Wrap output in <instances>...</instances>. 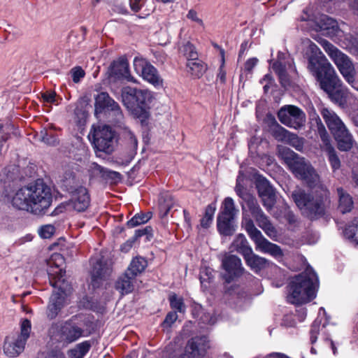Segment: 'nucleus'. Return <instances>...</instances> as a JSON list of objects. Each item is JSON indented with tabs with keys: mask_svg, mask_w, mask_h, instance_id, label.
Returning <instances> with one entry per match:
<instances>
[{
	"mask_svg": "<svg viewBox=\"0 0 358 358\" xmlns=\"http://www.w3.org/2000/svg\"><path fill=\"white\" fill-rule=\"evenodd\" d=\"M152 227H148V226L143 229H137L135 231V234L134 236V241L138 239V238H140L144 235H146L148 239H149L148 237L152 236Z\"/></svg>",
	"mask_w": 358,
	"mask_h": 358,
	"instance_id": "de8ad7c7",
	"label": "nucleus"
},
{
	"mask_svg": "<svg viewBox=\"0 0 358 358\" xmlns=\"http://www.w3.org/2000/svg\"><path fill=\"white\" fill-rule=\"evenodd\" d=\"M207 347V338L204 336H195L188 341L184 352L174 353L169 358H201L205 353Z\"/></svg>",
	"mask_w": 358,
	"mask_h": 358,
	"instance_id": "f3484780",
	"label": "nucleus"
},
{
	"mask_svg": "<svg viewBox=\"0 0 358 358\" xmlns=\"http://www.w3.org/2000/svg\"><path fill=\"white\" fill-rule=\"evenodd\" d=\"M186 67L187 72L190 73L192 77L197 78H200L206 70L205 64L198 58L187 61Z\"/></svg>",
	"mask_w": 358,
	"mask_h": 358,
	"instance_id": "c85d7f7f",
	"label": "nucleus"
},
{
	"mask_svg": "<svg viewBox=\"0 0 358 358\" xmlns=\"http://www.w3.org/2000/svg\"><path fill=\"white\" fill-rule=\"evenodd\" d=\"M291 132H289L288 130L282 127V126L279 125L278 124L275 128V130L273 131V135L275 137V138L278 140H286L287 137L289 136Z\"/></svg>",
	"mask_w": 358,
	"mask_h": 358,
	"instance_id": "c03bdc74",
	"label": "nucleus"
},
{
	"mask_svg": "<svg viewBox=\"0 0 358 358\" xmlns=\"http://www.w3.org/2000/svg\"><path fill=\"white\" fill-rule=\"evenodd\" d=\"M148 265L147 261L143 257H136L132 259L129 266L126 271L127 273L136 278L141 273Z\"/></svg>",
	"mask_w": 358,
	"mask_h": 358,
	"instance_id": "c756f323",
	"label": "nucleus"
},
{
	"mask_svg": "<svg viewBox=\"0 0 358 358\" xmlns=\"http://www.w3.org/2000/svg\"><path fill=\"white\" fill-rule=\"evenodd\" d=\"M268 356L270 357H275V358H289L285 355L281 354V353H278V352L270 354Z\"/></svg>",
	"mask_w": 358,
	"mask_h": 358,
	"instance_id": "338daca9",
	"label": "nucleus"
},
{
	"mask_svg": "<svg viewBox=\"0 0 358 358\" xmlns=\"http://www.w3.org/2000/svg\"><path fill=\"white\" fill-rule=\"evenodd\" d=\"M91 348V343L89 341H83L76 345L75 348L78 350L83 355H85Z\"/></svg>",
	"mask_w": 358,
	"mask_h": 358,
	"instance_id": "09e8293b",
	"label": "nucleus"
},
{
	"mask_svg": "<svg viewBox=\"0 0 358 358\" xmlns=\"http://www.w3.org/2000/svg\"><path fill=\"white\" fill-rule=\"evenodd\" d=\"M69 358H84L85 357L75 348L69 350Z\"/></svg>",
	"mask_w": 358,
	"mask_h": 358,
	"instance_id": "bf43d9fd",
	"label": "nucleus"
},
{
	"mask_svg": "<svg viewBox=\"0 0 358 358\" xmlns=\"http://www.w3.org/2000/svg\"><path fill=\"white\" fill-rule=\"evenodd\" d=\"M48 358H65L64 352L57 348L52 349L48 355Z\"/></svg>",
	"mask_w": 358,
	"mask_h": 358,
	"instance_id": "6e6d98bb",
	"label": "nucleus"
},
{
	"mask_svg": "<svg viewBox=\"0 0 358 358\" xmlns=\"http://www.w3.org/2000/svg\"><path fill=\"white\" fill-rule=\"evenodd\" d=\"M313 113L310 114V119L312 127L317 130L318 135L322 142V150L327 154L328 160L334 171L341 167V161L338 157L335 148L331 143V138L328 134L320 117L316 113L314 108Z\"/></svg>",
	"mask_w": 358,
	"mask_h": 358,
	"instance_id": "9b49d317",
	"label": "nucleus"
},
{
	"mask_svg": "<svg viewBox=\"0 0 358 358\" xmlns=\"http://www.w3.org/2000/svg\"><path fill=\"white\" fill-rule=\"evenodd\" d=\"M84 336V329L71 322H64L59 328L57 336L58 341L63 346L76 342Z\"/></svg>",
	"mask_w": 358,
	"mask_h": 358,
	"instance_id": "6ab92c4d",
	"label": "nucleus"
},
{
	"mask_svg": "<svg viewBox=\"0 0 358 358\" xmlns=\"http://www.w3.org/2000/svg\"><path fill=\"white\" fill-rule=\"evenodd\" d=\"M283 211L284 217L289 224H294L296 222V216L286 205L283 206Z\"/></svg>",
	"mask_w": 358,
	"mask_h": 358,
	"instance_id": "8fccbe9b",
	"label": "nucleus"
},
{
	"mask_svg": "<svg viewBox=\"0 0 358 358\" xmlns=\"http://www.w3.org/2000/svg\"><path fill=\"white\" fill-rule=\"evenodd\" d=\"M256 188L263 206L270 212L276 201L275 191L269 182L264 178H259L256 182Z\"/></svg>",
	"mask_w": 358,
	"mask_h": 358,
	"instance_id": "aec40b11",
	"label": "nucleus"
},
{
	"mask_svg": "<svg viewBox=\"0 0 358 358\" xmlns=\"http://www.w3.org/2000/svg\"><path fill=\"white\" fill-rule=\"evenodd\" d=\"M310 48L311 55L308 57V71L332 101L340 106L345 104L348 97V88L320 48L314 43L310 45Z\"/></svg>",
	"mask_w": 358,
	"mask_h": 358,
	"instance_id": "f03ea898",
	"label": "nucleus"
},
{
	"mask_svg": "<svg viewBox=\"0 0 358 358\" xmlns=\"http://www.w3.org/2000/svg\"><path fill=\"white\" fill-rule=\"evenodd\" d=\"M105 110L113 112L117 121L122 119L120 105L107 92H101L94 96V114L97 116Z\"/></svg>",
	"mask_w": 358,
	"mask_h": 358,
	"instance_id": "dca6fc26",
	"label": "nucleus"
},
{
	"mask_svg": "<svg viewBox=\"0 0 358 358\" xmlns=\"http://www.w3.org/2000/svg\"><path fill=\"white\" fill-rule=\"evenodd\" d=\"M187 17L194 22H196L199 24H202V20L198 17L197 16V13L195 10H190L189 12H188V14H187Z\"/></svg>",
	"mask_w": 358,
	"mask_h": 358,
	"instance_id": "13d9d810",
	"label": "nucleus"
},
{
	"mask_svg": "<svg viewBox=\"0 0 358 358\" xmlns=\"http://www.w3.org/2000/svg\"><path fill=\"white\" fill-rule=\"evenodd\" d=\"M94 167L100 173H103V176H106L114 180H120L121 179V174L117 171L106 169L97 164H94Z\"/></svg>",
	"mask_w": 358,
	"mask_h": 358,
	"instance_id": "37998d69",
	"label": "nucleus"
},
{
	"mask_svg": "<svg viewBox=\"0 0 358 358\" xmlns=\"http://www.w3.org/2000/svg\"><path fill=\"white\" fill-rule=\"evenodd\" d=\"M151 217V212L147 213H137L127 222V225L129 228H134L140 224L146 223Z\"/></svg>",
	"mask_w": 358,
	"mask_h": 358,
	"instance_id": "72a5a7b5",
	"label": "nucleus"
},
{
	"mask_svg": "<svg viewBox=\"0 0 358 358\" xmlns=\"http://www.w3.org/2000/svg\"><path fill=\"white\" fill-rule=\"evenodd\" d=\"M20 329V334L15 341H8L6 340L5 341L3 350L5 354L8 357H17L24 350V345L29 337L31 329V322L27 319L22 320Z\"/></svg>",
	"mask_w": 358,
	"mask_h": 358,
	"instance_id": "4468645a",
	"label": "nucleus"
},
{
	"mask_svg": "<svg viewBox=\"0 0 358 358\" xmlns=\"http://www.w3.org/2000/svg\"><path fill=\"white\" fill-rule=\"evenodd\" d=\"M258 59L256 57H252L246 61L245 63V70L248 72H251L253 68L257 65Z\"/></svg>",
	"mask_w": 358,
	"mask_h": 358,
	"instance_id": "864d4df0",
	"label": "nucleus"
},
{
	"mask_svg": "<svg viewBox=\"0 0 358 358\" xmlns=\"http://www.w3.org/2000/svg\"><path fill=\"white\" fill-rule=\"evenodd\" d=\"M170 306L176 312L185 313V305L182 298H178L176 294L169 296Z\"/></svg>",
	"mask_w": 358,
	"mask_h": 358,
	"instance_id": "ea45409f",
	"label": "nucleus"
},
{
	"mask_svg": "<svg viewBox=\"0 0 358 358\" xmlns=\"http://www.w3.org/2000/svg\"><path fill=\"white\" fill-rule=\"evenodd\" d=\"M328 194V190L321 186L320 194L315 198L302 189L294 190L292 196L303 213L309 219L314 220L324 214V200L327 199Z\"/></svg>",
	"mask_w": 358,
	"mask_h": 358,
	"instance_id": "0eeeda50",
	"label": "nucleus"
},
{
	"mask_svg": "<svg viewBox=\"0 0 358 358\" xmlns=\"http://www.w3.org/2000/svg\"><path fill=\"white\" fill-rule=\"evenodd\" d=\"M278 118L284 125L299 129L305 125L306 116L299 107L294 105H285L278 112Z\"/></svg>",
	"mask_w": 358,
	"mask_h": 358,
	"instance_id": "f8f14e48",
	"label": "nucleus"
},
{
	"mask_svg": "<svg viewBox=\"0 0 358 358\" xmlns=\"http://www.w3.org/2000/svg\"><path fill=\"white\" fill-rule=\"evenodd\" d=\"M321 323L322 320L319 318H316L311 325L310 330L311 344H314L317 341V335L320 331Z\"/></svg>",
	"mask_w": 358,
	"mask_h": 358,
	"instance_id": "79ce46f5",
	"label": "nucleus"
},
{
	"mask_svg": "<svg viewBox=\"0 0 358 358\" xmlns=\"http://www.w3.org/2000/svg\"><path fill=\"white\" fill-rule=\"evenodd\" d=\"M173 206V199L168 193L162 195L159 199V209L163 215H166Z\"/></svg>",
	"mask_w": 358,
	"mask_h": 358,
	"instance_id": "4c0bfd02",
	"label": "nucleus"
},
{
	"mask_svg": "<svg viewBox=\"0 0 358 358\" xmlns=\"http://www.w3.org/2000/svg\"><path fill=\"white\" fill-rule=\"evenodd\" d=\"M343 234L352 243L358 245V220L345 227Z\"/></svg>",
	"mask_w": 358,
	"mask_h": 358,
	"instance_id": "f704fd0d",
	"label": "nucleus"
},
{
	"mask_svg": "<svg viewBox=\"0 0 358 358\" xmlns=\"http://www.w3.org/2000/svg\"><path fill=\"white\" fill-rule=\"evenodd\" d=\"M234 220L233 217L218 215L217 227L219 232L224 236H231L236 230Z\"/></svg>",
	"mask_w": 358,
	"mask_h": 358,
	"instance_id": "bb28decb",
	"label": "nucleus"
},
{
	"mask_svg": "<svg viewBox=\"0 0 358 358\" xmlns=\"http://www.w3.org/2000/svg\"><path fill=\"white\" fill-rule=\"evenodd\" d=\"M108 73L110 78L118 80L124 78L129 82L136 83L135 78L130 74L129 63L125 57L113 61L110 65Z\"/></svg>",
	"mask_w": 358,
	"mask_h": 358,
	"instance_id": "4be33fe9",
	"label": "nucleus"
},
{
	"mask_svg": "<svg viewBox=\"0 0 358 358\" xmlns=\"http://www.w3.org/2000/svg\"><path fill=\"white\" fill-rule=\"evenodd\" d=\"M134 68L135 71L148 83L155 87H162L163 79L159 76L157 69L145 59L136 57L134 59Z\"/></svg>",
	"mask_w": 358,
	"mask_h": 358,
	"instance_id": "2eb2a0df",
	"label": "nucleus"
},
{
	"mask_svg": "<svg viewBox=\"0 0 358 358\" xmlns=\"http://www.w3.org/2000/svg\"><path fill=\"white\" fill-rule=\"evenodd\" d=\"M323 46L345 80L358 91V83L355 79L356 71L350 58L326 40L323 41Z\"/></svg>",
	"mask_w": 358,
	"mask_h": 358,
	"instance_id": "9d476101",
	"label": "nucleus"
},
{
	"mask_svg": "<svg viewBox=\"0 0 358 358\" xmlns=\"http://www.w3.org/2000/svg\"><path fill=\"white\" fill-rule=\"evenodd\" d=\"M128 136H129V141L131 144V146L133 147L134 149L136 150L137 145H138V141H137L136 138L130 131L128 133Z\"/></svg>",
	"mask_w": 358,
	"mask_h": 358,
	"instance_id": "680f3d73",
	"label": "nucleus"
},
{
	"mask_svg": "<svg viewBox=\"0 0 358 358\" xmlns=\"http://www.w3.org/2000/svg\"><path fill=\"white\" fill-rule=\"evenodd\" d=\"M39 235L43 238H50L55 232V228L53 225L47 224L39 229Z\"/></svg>",
	"mask_w": 358,
	"mask_h": 358,
	"instance_id": "a18cd8bd",
	"label": "nucleus"
},
{
	"mask_svg": "<svg viewBox=\"0 0 358 358\" xmlns=\"http://www.w3.org/2000/svg\"><path fill=\"white\" fill-rule=\"evenodd\" d=\"M280 153L296 177L305 181L310 187H314L318 184L320 181L318 174L303 157H301L298 154L287 148L282 149Z\"/></svg>",
	"mask_w": 358,
	"mask_h": 358,
	"instance_id": "39448f33",
	"label": "nucleus"
},
{
	"mask_svg": "<svg viewBox=\"0 0 358 358\" xmlns=\"http://www.w3.org/2000/svg\"><path fill=\"white\" fill-rule=\"evenodd\" d=\"M235 191L237 195L240 196L243 199V201L245 199L246 196L251 195V194L245 191L243 184H236L235 187Z\"/></svg>",
	"mask_w": 358,
	"mask_h": 358,
	"instance_id": "3c124183",
	"label": "nucleus"
},
{
	"mask_svg": "<svg viewBox=\"0 0 358 358\" xmlns=\"http://www.w3.org/2000/svg\"><path fill=\"white\" fill-rule=\"evenodd\" d=\"M67 190L71 194L70 204L76 210L83 212L87 209L90 204V196L87 189L80 186L70 187Z\"/></svg>",
	"mask_w": 358,
	"mask_h": 358,
	"instance_id": "412c9836",
	"label": "nucleus"
},
{
	"mask_svg": "<svg viewBox=\"0 0 358 358\" xmlns=\"http://www.w3.org/2000/svg\"><path fill=\"white\" fill-rule=\"evenodd\" d=\"M337 192L339 197L338 210L342 213L350 212L353 208L352 198L342 187L338 188Z\"/></svg>",
	"mask_w": 358,
	"mask_h": 358,
	"instance_id": "cd10ccee",
	"label": "nucleus"
},
{
	"mask_svg": "<svg viewBox=\"0 0 358 358\" xmlns=\"http://www.w3.org/2000/svg\"><path fill=\"white\" fill-rule=\"evenodd\" d=\"M112 272V268L107 262L99 259L93 265L92 271V285L98 287L100 280L106 279Z\"/></svg>",
	"mask_w": 358,
	"mask_h": 358,
	"instance_id": "5701e85b",
	"label": "nucleus"
},
{
	"mask_svg": "<svg viewBox=\"0 0 358 358\" xmlns=\"http://www.w3.org/2000/svg\"><path fill=\"white\" fill-rule=\"evenodd\" d=\"M3 198L4 202L10 203L14 208L34 214L48 208L52 199L50 188L42 180L21 187L14 194L6 188Z\"/></svg>",
	"mask_w": 358,
	"mask_h": 358,
	"instance_id": "7ed1b4c3",
	"label": "nucleus"
},
{
	"mask_svg": "<svg viewBox=\"0 0 358 358\" xmlns=\"http://www.w3.org/2000/svg\"><path fill=\"white\" fill-rule=\"evenodd\" d=\"M243 217L241 224L248 233L250 238L256 245V250L263 253L269 254L276 259L283 257L284 253L280 247L268 241L255 227V223L249 215L255 220L257 225L272 240L275 241L278 236L276 228L273 225L269 217L263 212L257 199L253 196H246L243 203H241Z\"/></svg>",
	"mask_w": 358,
	"mask_h": 358,
	"instance_id": "f257e3e1",
	"label": "nucleus"
},
{
	"mask_svg": "<svg viewBox=\"0 0 358 358\" xmlns=\"http://www.w3.org/2000/svg\"><path fill=\"white\" fill-rule=\"evenodd\" d=\"M286 66V62L282 61H275L272 66L273 71L278 75L280 83L283 87H286L289 83Z\"/></svg>",
	"mask_w": 358,
	"mask_h": 358,
	"instance_id": "7c9ffc66",
	"label": "nucleus"
},
{
	"mask_svg": "<svg viewBox=\"0 0 358 358\" xmlns=\"http://www.w3.org/2000/svg\"><path fill=\"white\" fill-rule=\"evenodd\" d=\"M287 142L296 150L301 152L304 147L305 139L295 134L291 133L287 138Z\"/></svg>",
	"mask_w": 358,
	"mask_h": 358,
	"instance_id": "58836bf2",
	"label": "nucleus"
},
{
	"mask_svg": "<svg viewBox=\"0 0 358 358\" xmlns=\"http://www.w3.org/2000/svg\"><path fill=\"white\" fill-rule=\"evenodd\" d=\"M183 213H184L185 221L187 223L188 227H190V222H191V218H190V216H189V213L186 210H183Z\"/></svg>",
	"mask_w": 358,
	"mask_h": 358,
	"instance_id": "0e129e2a",
	"label": "nucleus"
},
{
	"mask_svg": "<svg viewBox=\"0 0 358 358\" xmlns=\"http://www.w3.org/2000/svg\"><path fill=\"white\" fill-rule=\"evenodd\" d=\"M243 258L246 264L255 272L264 268L267 264V260L265 258L255 254L252 250Z\"/></svg>",
	"mask_w": 358,
	"mask_h": 358,
	"instance_id": "a878e982",
	"label": "nucleus"
},
{
	"mask_svg": "<svg viewBox=\"0 0 358 358\" xmlns=\"http://www.w3.org/2000/svg\"><path fill=\"white\" fill-rule=\"evenodd\" d=\"M64 273L65 271H63L62 269L56 271V275L49 273L50 285L53 287L58 289L57 292L52 293L48 306L47 315L50 320L55 318L64 306L67 292L71 289L70 285L63 278Z\"/></svg>",
	"mask_w": 358,
	"mask_h": 358,
	"instance_id": "1a4fd4ad",
	"label": "nucleus"
},
{
	"mask_svg": "<svg viewBox=\"0 0 358 358\" xmlns=\"http://www.w3.org/2000/svg\"><path fill=\"white\" fill-rule=\"evenodd\" d=\"M179 50L180 52L185 57L187 61L196 59L198 57V54L194 46L189 41L181 45Z\"/></svg>",
	"mask_w": 358,
	"mask_h": 358,
	"instance_id": "e433bc0d",
	"label": "nucleus"
},
{
	"mask_svg": "<svg viewBox=\"0 0 358 358\" xmlns=\"http://www.w3.org/2000/svg\"><path fill=\"white\" fill-rule=\"evenodd\" d=\"M92 136V142L100 152L110 154L114 150L115 134L109 126L103 125L94 128L89 136Z\"/></svg>",
	"mask_w": 358,
	"mask_h": 358,
	"instance_id": "ddd939ff",
	"label": "nucleus"
},
{
	"mask_svg": "<svg viewBox=\"0 0 358 358\" xmlns=\"http://www.w3.org/2000/svg\"><path fill=\"white\" fill-rule=\"evenodd\" d=\"M134 242L133 241H127V243H125L122 246V248L121 250L122 251H128L131 247H132V243Z\"/></svg>",
	"mask_w": 358,
	"mask_h": 358,
	"instance_id": "69168bd1",
	"label": "nucleus"
},
{
	"mask_svg": "<svg viewBox=\"0 0 358 358\" xmlns=\"http://www.w3.org/2000/svg\"><path fill=\"white\" fill-rule=\"evenodd\" d=\"M217 79H219L222 83H224L226 81V72L223 69L222 65L220 67L219 73L217 74Z\"/></svg>",
	"mask_w": 358,
	"mask_h": 358,
	"instance_id": "052dcab7",
	"label": "nucleus"
},
{
	"mask_svg": "<svg viewBox=\"0 0 358 358\" xmlns=\"http://www.w3.org/2000/svg\"><path fill=\"white\" fill-rule=\"evenodd\" d=\"M247 45H248V43L247 42H243L241 45V49H240V51H239V55L238 57H240L243 53L245 51L246 48H247Z\"/></svg>",
	"mask_w": 358,
	"mask_h": 358,
	"instance_id": "774afa93",
	"label": "nucleus"
},
{
	"mask_svg": "<svg viewBox=\"0 0 358 358\" xmlns=\"http://www.w3.org/2000/svg\"><path fill=\"white\" fill-rule=\"evenodd\" d=\"M135 278L125 271L115 282V289L122 295L131 293L134 290Z\"/></svg>",
	"mask_w": 358,
	"mask_h": 358,
	"instance_id": "b1692460",
	"label": "nucleus"
},
{
	"mask_svg": "<svg viewBox=\"0 0 358 358\" xmlns=\"http://www.w3.org/2000/svg\"><path fill=\"white\" fill-rule=\"evenodd\" d=\"M141 0H129V4L131 10L134 12H138L141 8Z\"/></svg>",
	"mask_w": 358,
	"mask_h": 358,
	"instance_id": "4d7b16f0",
	"label": "nucleus"
},
{
	"mask_svg": "<svg viewBox=\"0 0 358 358\" xmlns=\"http://www.w3.org/2000/svg\"><path fill=\"white\" fill-rule=\"evenodd\" d=\"M320 114L336 141L338 148L341 151L350 150L353 146L354 139L342 120L333 110L327 108H322Z\"/></svg>",
	"mask_w": 358,
	"mask_h": 358,
	"instance_id": "423d86ee",
	"label": "nucleus"
},
{
	"mask_svg": "<svg viewBox=\"0 0 358 358\" xmlns=\"http://www.w3.org/2000/svg\"><path fill=\"white\" fill-rule=\"evenodd\" d=\"M318 287V277L308 265L303 272L291 280L287 301L295 305L308 303L316 297Z\"/></svg>",
	"mask_w": 358,
	"mask_h": 358,
	"instance_id": "20e7f679",
	"label": "nucleus"
},
{
	"mask_svg": "<svg viewBox=\"0 0 358 358\" xmlns=\"http://www.w3.org/2000/svg\"><path fill=\"white\" fill-rule=\"evenodd\" d=\"M72 80L75 83H78L85 76V71L80 66H76L71 70Z\"/></svg>",
	"mask_w": 358,
	"mask_h": 358,
	"instance_id": "49530a36",
	"label": "nucleus"
},
{
	"mask_svg": "<svg viewBox=\"0 0 358 358\" xmlns=\"http://www.w3.org/2000/svg\"><path fill=\"white\" fill-rule=\"evenodd\" d=\"M222 266L226 272L222 277L227 283L240 277L244 271L241 259L234 255H226L222 259Z\"/></svg>",
	"mask_w": 358,
	"mask_h": 358,
	"instance_id": "a211bd4d",
	"label": "nucleus"
},
{
	"mask_svg": "<svg viewBox=\"0 0 358 358\" xmlns=\"http://www.w3.org/2000/svg\"><path fill=\"white\" fill-rule=\"evenodd\" d=\"M231 250L232 252L236 251L244 257L248 253H250V251L252 250V248L249 245V243L245 238V236L240 234L234 240L231 245Z\"/></svg>",
	"mask_w": 358,
	"mask_h": 358,
	"instance_id": "393cba45",
	"label": "nucleus"
},
{
	"mask_svg": "<svg viewBox=\"0 0 358 358\" xmlns=\"http://www.w3.org/2000/svg\"><path fill=\"white\" fill-rule=\"evenodd\" d=\"M316 24L321 30L331 29L335 31L338 28L337 22L327 15H320L316 18Z\"/></svg>",
	"mask_w": 358,
	"mask_h": 358,
	"instance_id": "2f4dec72",
	"label": "nucleus"
},
{
	"mask_svg": "<svg viewBox=\"0 0 358 358\" xmlns=\"http://www.w3.org/2000/svg\"><path fill=\"white\" fill-rule=\"evenodd\" d=\"M215 210V204L211 203L207 206L205 210V214L201 220V226L203 228H208L210 227L213 222Z\"/></svg>",
	"mask_w": 358,
	"mask_h": 358,
	"instance_id": "c9c22d12",
	"label": "nucleus"
},
{
	"mask_svg": "<svg viewBox=\"0 0 358 358\" xmlns=\"http://www.w3.org/2000/svg\"><path fill=\"white\" fill-rule=\"evenodd\" d=\"M122 101L126 108L139 118L148 117L151 94L148 90H141L130 86L121 90Z\"/></svg>",
	"mask_w": 358,
	"mask_h": 358,
	"instance_id": "6e6552de",
	"label": "nucleus"
},
{
	"mask_svg": "<svg viewBox=\"0 0 358 358\" xmlns=\"http://www.w3.org/2000/svg\"><path fill=\"white\" fill-rule=\"evenodd\" d=\"M236 212L237 210L235 208V203L233 199L231 197H227L222 203V210L218 215L234 218Z\"/></svg>",
	"mask_w": 358,
	"mask_h": 358,
	"instance_id": "473e14b6",
	"label": "nucleus"
},
{
	"mask_svg": "<svg viewBox=\"0 0 358 358\" xmlns=\"http://www.w3.org/2000/svg\"><path fill=\"white\" fill-rule=\"evenodd\" d=\"M300 320L303 321L306 316V310L304 308H300L297 310Z\"/></svg>",
	"mask_w": 358,
	"mask_h": 358,
	"instance_id": "e2e57ef3",
	"label": "nucleus"
},
{
	"mask_svg": "<svg viewBox=\"0 0 358 358\" xmlns=\"http://www.w3.org/2000/svg\"><path fill=\"white\" fill-rule=\"evenodd\" d=\"M56 93L55 92H46L42 94V98L45 102L55 103Z\"/></svg>",
	"mask_w": 358,
	"mask_h": 358,
	"instance_id": "5fc2aeb1",
	"label": "nucleus"
},
{
	"mask_svg": "<svg viewBox=\"0 0 358 358\" xmlns=\"http://www.w3.org/2000/svg\"><path fill=\"white\" fill-rule=\"evenodd\" d=\"M178 319V315L176 311L169 312L164 321V323L167 326H171Z\"/></svg>",
	"mask_w": 358,
	"mask_h": 358,
	"instance_id": "603ef678",
	"label": "nucleus"
},
{
	"mask_svg": "<svg viewBox=\"0 0 358 358\" xmlns=\"http://www.w3.org/2000/svg\"><path fill=\"white\" fill-rule=\"evenodd\" d=\"M41 140L48 145H56L59 143L57 136L52 132L49 133L47 130L41 131Z\"/></svg>",
	"mask_w": 358,
	"mask_h": 358,
	"instance_id": "a19ab883",
	"label": "nucleus"
}]
</instances>
